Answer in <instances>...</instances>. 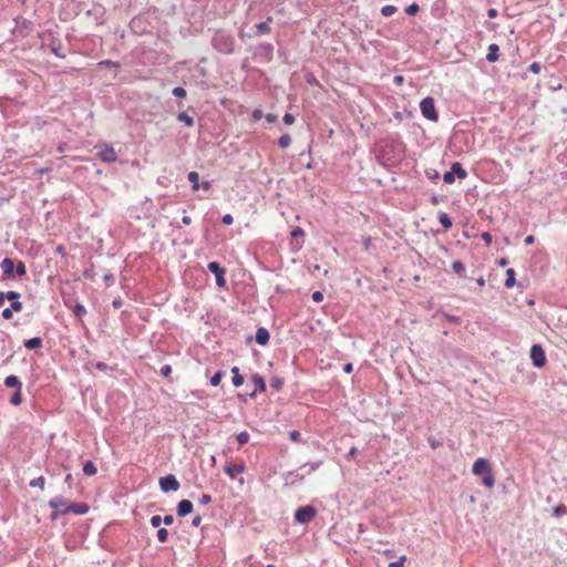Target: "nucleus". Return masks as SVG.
<instances>
[{
  "mask_svg": "<svg viewBox=\"0 0 567 567\" xmlns=\"http://www.w3.org/2000/svg\"><path fill=\"white\" fill-rule=\"evenodd\" d=\"M270 386L275 391H280L284 388V379L277 375L272 377L270 379Z\"/></svg>",
  "mask_w": 567,
  "mask_h": 567,
  "instance_id": "obj_32",
  "label": "nucleus"
},
{
  "mask_svg": "<svg viewBox=\"0 0 567 567\" xmlns=\"http://www.w3.org/2000/svg\"><path fill=\"white\" fill-rule=\"evenodd\" d=\"M48 504L53 509V512L50 515L52 520L58 519V517L61 515H66L70 513V503L62 496H56L50 499Z\"/></svg>",
  "mask_w": 567,
  "mask_h": 567,
  "instance_id": "obj_5",
  "label": "nucleus"
},
{
  "mask_svg": "<svg viewBox=\"0 0 567 567\" xmlns=\"http://www.w3.org/2000/svg\"><path fill=\"white\" fill-rule=\"evenodd\" d=\"M69 509L70 513H74L76 515H84L89 512L90 507L86 503H70Z\"/></svg>",
  "mask_w": 567,
  "mask_h": 567,
  "instance_id": "obj_21",
  "label": "nucleus"
},
{
  "mask_svg": "<svg viewBox=\"0 0 567 567\" xmlns=\"http://www.w3.org/2000/svg\"><path fill=\"white\" fill-rule=\"evenodd\" d=\"M529 71L533 72V73H539L540 72V69H542V65L539 62H533L530 65H529Z\"/></svg>",
  "mask_w": 567,
  "mask_h": 567,
  "instance_id": "obj_57",
  "label": "nucleus"
},
{
  "mask_svg": "<svg viewBox=\"0 0 567 567\" xmlns=\"http://www.w3.org/2000/svg\"><path fill=\"white\" fill-rule=\"evenodd\" d=\"M269 339H270V334L266 328L260 327L257 329L256 334H255V340L258 344L266 346L269 342Z\"/></svg>",
  "mask_w": 567,
  "mask_h": 567,
  "instance_id": "obj_20",
  "label": "nucleus"
},
{
  "mask_svg": "<svg viewBox=\"0 0 567 567\" xmlns=\"http://www.w3.org/2000/svg\"><path fill=\"white\" fill-rule=\"evenodd\" d=\"M72 311H73L74 316L79 319H82L86 315L85 307L80 302L74 305V307L72 308Z\"/></svg>",
  "mask_w": 567,
  "mask_h": 567,
  "instance_id": "obj_31",
  "label": "nucleus"
},
{
  "mask_svg": "<svg viewBox=\"0 0 567 567\" xmlns=\"http://www.w3.org/2000/svg\"><path fill=\"white\" fill-rule=\"evenodd\" d=\"M224 375V372L223 371H217L212 378H210V384L213 386H217L220 384L221 382V378Z\"/></svg>",
  "mask_w": 567,
  "mask_h": 567,
  "instance_id": "obj_41",
  "label": "nucleus"
},
{
  "mask_svg": "<svg viewBox=\"0 0 567 567\" xmlns=\"http://www.w3.org/2000/svg\"><path fill=\"white\" fill-rule=\"evenodd\" d=\"M207 269L215 275L216 284L218 287H225L226 285V278L225 274L226 270L224 267H221L217 261H212L207 265Z\"/></svg>",
  "mask_w": 567,
  "mask_h": 567,
  "instance_id": "obj_12",
  "label": "nucleus"
},
{
  "mask_svg": "<svg viewBox=\"0 0 567 567\" xmlns=\"http://www.w3.org/2000/svg\"><path fill=\"white\" fill-rule=\"evenodd\" d=\"M482 239L486 243V245L492 244V235L487 231L482 234Z\"/></svg>",
  "mask_w": 567,
  "mask_h": 567,
  "instance_id": "obj_62",
  "label": "nucleus"
},
{
  "mask_svg": "<svg viewBox=\"0 0 567 567\" xmlns=\"http://www.w3.org/2000/svg\"><path fill=\"white\" fill-rule=\"evenodd\" d=\"M439 221L444 229H450L453 225L451 217L443 212L439 214Z\"/></svg>",
  "mask_w": 567,
  "mask_h": 567,
  "instance_id": "obj_25",
  "label": "nucleus"
},
{
  "mask_svg": "<svg viewBox=\"0 0 567 567\" xmlns=\"http://www.w3.org/2000/svg\"><path fill=\"white\" fill-rule=\"evenodd\" d=\"M420 110H421L422 115L425 118H427L432 122H437L439 114L436 112L435 102H434L433 97H431V96L424 97L420 103Z\"/></svg>",
  "mask_w": 567,
  "mask_h": 567,
  "instance_id": "obj_6",
  "label": "nucleus"
},
{
  "mask_svg": "<svg viewBox=\"0 0 567 567\" xmlns=\"http://www.w3.org/2000/svg\"><path fill=\"white\" fill-rule=\"evenodd\" d=\"M274 56V45L268 42L259 43L252 50V59L260 63H269Z\"/></svg>",
  "mask_w": 567,
  "mask_h": 567,
  "instance_id": "obj_4",
  "label": "nucleus"
},
{
  "mask_svg": "<svg viewBox=\"0 0 567 567\" xmlns=\"http://www.w3.org/2000/svg\"><path fill=\"white\" fill-rule=\"evenodd\" d=\"M100 66L109 68V66H115L116 69L120 68V63L111 61V60H103L99 62Z\"/></svg>",
  "mask_w": 567,
  "mask_h": 567,
  "instance_id": "obj_49",
  "label": "nucleus"
},
{
  "mask_svg": "<svg viewBox=\"0 0 567 567\" xmlns=\"http://www.w3.org/2000/svg\"><path fill=\"white\" fill-rule=\"evenodd\" d=\"M44 484H45V478L43 476H39L37 478H33L32 481H30V486L31 487H40L41 489L44 488Z\"/></svg>",
  "mask_w": 567,
  "mask_h": 567,
  "instance_id": "obj_40",
  "label": "nucleus"
},
{
  "mask_svg": "<svg viewBox=\"0 0 567 567\" xmlns=\"http://www.w3.org/2000/svg\"><path fill=\"white\" fill-rule=\"evenodd\" d=\"M41 49L50 50L51 53L60 59H64L66 56L60 39L54 37L51 32L42 35Z\"/></svg>",
  "mask_w": 567,
  "mask_h": 567,
  "instance_id": "obj_3",
  "label": "nucleus"
},
{
  "mask_svg": "<svg viewBox=\"0 0 567 567\" xmlns=\"http://www.w3.org/2000/svg\"><path fill=\"white\" fill-rule=\"evenodd\" d=\"M498 56H499L498 45L495 43L489 44L488 52L486 54V60L488 62H496L498 60Z\"/></svg>",
  "mask_w": 567,
  "mask_h": 567,
  "instance_id": "obj_23",
  "label": "nucleus"
},
{
  "mask_svg": "<svg viewBox=\"0 0 567 567\" xmlns=\"http://www.w3.org/2000/svg\"><path fill=\"white\" fill-rule=\"evenodd\" d=\"M172 372V367L169 364H165L161 368V374L163 377H168Z\"/></svg>",
  "mask_w": 567,
  "mask_h": 567,
  "instance_id": "obj_59",
  "label": "nucleus"
},
{
  "mask_svg": "<svg viewBox=\"0 0 567 567\" xmlns=\"http://www.w3.org/2000/svg\"><path fill=\"white\" fill-rule=\"evenodd\" d=\"M95 368L103 372H105L107 370H112V368H110L105 362H101V361L95 363Z\"/></svg>",
  "mask_w": 567,
  "mask_h": 567,
  "instance_id": "obj_58",
  "label": "nucleus"
},
{
  "mask_svg": "<svg viewBox=\"0 0 567 567\" xmlns=\"http://www.w3.org/2000/svg\"><path fill=\"white\" fill-rule=\"evenodd\" d=\"M291 144V137L289 134H284L278 138V145L281 148H287Z\"/></svg>",
  "mask_w": 567,
  "mask_h": 567,
  "instance_id": "obj_37",
  "label": "nucleus"
},
{
  "mask_svg": "<svg viewBox=\"0 0 567 567\" xmlns=\"http://www.w3.org/2000/svg\"><path fill=\"white\" fill-rule=\"evenodd\" d=\"M311 298L315 302L319 303L323 300V293L321 291H315Z\"/></svg>",
  "mask_w": 567,
  "mask_h": 567,
  "instance_id": "obj_56",
  "label": "nucleus"
},
{
  "mask_svg": "<svg viewBox=\"0 0 567 567\" xmlns=\"http://www.w3.org/2000/svg\"><path fill=\"white\" fill-rule=\"evenodd\" d=\"M250 381H251V383L254 385L252 392L249 393L250 398H254L257 392H265L266 391V382H265L264 377H261L260 374L255 373L251 377Z\"/></svg>",
  "mask_w": 567,
  "mask_h": 567,
  "instance_id": "obj_15",
  "label": "nucleus"
},
{
  "mask_svg": "<svg viewBox=\"0 0 567 567\" xmlns=\"http://www.w3.org/2000/svg\"><path fill=\"white\" fill-rule=\"evenodd\" d=\"M112 306L114 309H120L123 306V300L121 298H116L112 301Z\"/></svg>",
  "mask_w": 567,
  "mask_h": 567,
  "instance_id": "obj_64",
  "label": "nucleus"
},
{
  "mask_svg": "<svg viewBox=\"0 0 567 567\" xmlns=\"http://www.w3.org/2000/svg\"><path fill=\"white\" fill-rule=\"evenodd\" d=\"M200 524H202V516L200 515L194 516L192 519V525L194 527H198V526H200Z\"/></svg>",
  "mask_w": 567,
  "mask_h": 567,
  "instance_id": "obj_63",
  "label": "nucleus"
},
{
  "mask_svg": "<svg viewBox=\"0 0 567 567\" xmlns=\"http://www.w3.org/2000/svg\"><path fill=\"white\" fill-rule=\"evenodd\" d=\"M472 472L476 476H482V483L487 487L492 488L495 484V478L492 473V468L487 460L480 457L474 462Z\"/></svg>",
  "mask_w": 567,
  "mask_h": 567,
  "instance_id": "obj_2",
  "label": "nucleus"
},
{
  "mask_svg": "<svg viewBox=\"0 0 567 567\" xmlns=\"http://www.w3.org/2000/svg\"><path fill=\"white\" fill-rule=\"evenodd\" d=\"M396 11H398V8L395 6L386 4V6L382 7L381 14L383 17L389 18V17L393 16Z\"/></svg>",
  "mask_w": 567,
  "mask_h": 567,
  "instance_id": "obj_33",
  "label": "nucleus"
},
{
  "mask_svg": "<svg viewBox=\"0 0 567 567\" xmlns=\"http://www.w3.org/2000/svg\"><path fill=\"white\" fill-rule=\"evenodd\" d=\"M212 502V496L209 494H203L199 498H198V503L200 505H207Z\"/></svg>",
  "mask_w": 567,
  "mask_h": 567,
  "instance_id": "obj_52",
  "label": "nucleus"
},
{
  "mask_svg": "<svg viewBox=\"0 0 567 567\" xmlns=\"http://www.w3.org/2000/svg\"><path fill=\"white\" fill-rule=\"evenodd\" d=\"M210 44L220 54H234L236 51V39L231 32L218 29L214 32Z\"/></svg>",
  "mask_w": 567,
  "mask_h": 567,
  "instance_id": "obj_1",
  "label": "nucleus"
},
{
  "mask_svg": "<svg viewBox=\"0 0 567 567\" xmlns=\"http://www.w3.org/2000/svg\"><path fill=\"white\" fill-rule=\"evenodd\" d=\"M221 221L225 225H231L233 221H234V218H233V216L230 214H226V215L223 216Z\"/></svg>",
  "mask_w": 567,
  "mask_h": 567,
  "instance_id": "obj_60",
  "label": "nucleus"
},
{
  "mask_svg": "<svg viewBox=\"0 0 567 567\" xmlns=\"http://www.w3.org/2000/svg\"><path fill=\"white\" fill-rule=\"evenodd\" d=\"M156 536L159 543H166L168 540V530L163 527L158 528Z\"/></svg>",
  "mask_w": 567,
  "mask_h": 567,
  "instance_id": "obj_39",
  "label": "nucleus"
},
{
  "mask_svg": "<svg viewBox=\"0 0 567 567\" xmlns=\"http://www.w3.org/2000/svg\"><path fill=\"white\" fill-rule=\"evenodd\" d=\"M14 274L18 277H23L27 275V267L23 261H18V264H14Z\"/></svg>",
  "mask_w": 567,
  "mask_h": 567,
  "instance_id": "obj_35",
  "label": "nucleus"
},
{
  "mask_svg": "<svg viewBox=\"0 0 567 567\" xmlns=\"http://www.w3.org/2000/svg\"><path fill=\"white\" fill-rule=\"evenodd\" d=\"M97 157L104 163H114L117 159V154L113 146L110 144H102L96 146Z\"/></svg>",
  "mask_w": 567,
  "mask_h": 567,
  "instance_id": "obj_9",
  "label": "nucleus"
},
{
  "mask_svg": "<svg viewBox=\"0 0 567 567\" xmlns=\"http://www.w3.org/2000/svg\"><path fill=\"white\" fill-rule=\"evenodd\" d=\"M24 347L29 350L40 349L42 347V339L40 337L27 339L24 340Z\"/></svg>",
  "mask_w": 567,
  "mask_h": 567,
  "instance_id": "obj_24",
  "label": "nucleus"
},
{
  "mask_svg": "<svg viewBox=\"0 0 567 567\" xmlns=\"http://www.w3.org/2000/svg\"><path fill=\"white\" fill-rule=\"evenodd\" d=\"M300 471H301V470L299 468V470H297V471H291V472H289V473H288V476H290V477H292V478H293V481H292V482H295V481H302V480L305 478V476H306L307 474H306V473H300Z\"/></svg>",
  "mask_w": 567,
  "mask_h": 567,
  "instance_id": "obj_43",
  "label": "nucleus"
},
{
  "mask_svg": "<svg viewBox=\"0 0 567 567\" xmlns=\"http://www.w3.org/2000/svg\"><path fill=\"white\" fill-rule=\"evenodd\" d=\"M406 556L402 555L398 560L391 561L388 567H404Z\"/></svg>",
  "mask_w": 567,
  "mask_h": 567,
  "instance_id": "obj_44",
  "label": "nucleus"
},
{
  "mask_svg": "<svg viewBox=\"0 0 567 567\" xmlns=\"http://www.w3.org/2000/svg\"><path fill=\"white\" fill-rule=\"evenodd\" d=\"M246 471V466L243 462L228 464L225 466V473L230 477L235 478L238 474H241Z\"/></svg>",
  "mask_w": 567,
  "mask_h": 567,
  "instance_id": "obj_16",
  "label": "nucleus"
},
{
  "mask_svg": "<svg viewBox=\"0 0 567 567\" xmlns=\"http://www.w3.org/2000/svg\"><path fill=\"white\" fill-rule=\"evenodd\" d=\"M188 181L192 183L193 190L199 189V174L197 172H189L187 175Z\"/></svg>",
  "mask_w": 567,
  "mask_h": 567,
  "instance_id": "obj_27",
  "label": "nucleus"
},
{
  "mask_svg": "<svg viewBox=\"0 0 567 567\" xmlns=\"http://www.w3.org/2000/svg\"><path fill=\"white\" fill-rule=\"evenodd\" d=\"M4 385L7 388H12L14 390H19V389H22V382L20 381V379L17 377V375H8L6 379H4Z\"/></svg>",
  "mask_w": 567,
  "mask_h": 567,
  "instance_id": "obj_22",
  "label": "nucleus"
},
{
  "mask_svg": "<svg viewBox=\"0 0 567 567\" xmlns=\"http://www.w3.org/2000/svg\"><path fill=\"white\" fill-rule=\"evenodd\" d=\"M321 464H322V461L306 463L300 467V470H305L307 466H309V470L306 472V474H310V473L317 471L321 466Z\"/></svg>",
  "mask_w": 567,
  "mask_h": 567,
  "instance_id": "obj_36",
  "label": "nucleus"
},
{
  "mask_svg": "<svg viewBox=\"0 0 567 567\" xmlns=\"http://www.w3.org/2000/svg\"><path fill=\"white\" fill-rule=\"evenodd\" d=\"M445 318L449 322L453 323V324H458L461 323V318L457 317V316H453V315H445Z\"/></svg>",
  "mask_w": 567,
  "mask_h": 567,
  "instance_id": "obj_54",
  "label": "nucleus"
},
{
  "mask_svg": "<svg viewBox=\"0 0 567 567\" xmlns=\"http://www.w3.org/2000/svg\"><path fill=\"white\" fill-rule=\"evenodd\" d=\"M249 433L247 431H243L237 434L236 440L239 445H245L249 441Z\"/></svg>",
  "mask_w": 567,
  "mask_h": 567,
  "instance_id": "obj_38",
  "label": "nucleus"
},
{
  "mask_svg": "<svg viewBox=\"0 0 567 567\" xmlns=\"http://www.w3.org/2000/svg\"><path fill=\"white\" fill-rule=\"evenodd\" d=\"M13 311H14V309H12L11 307L6 308L2 311L1 316H2L3 319L10 320L12 318V316H13Z\"/></svg>",
  "mask_w": 567,
  "mask_h": 567,
  "instance_id": "obj_51",
  "label": "nucleus"
},
{
  "mask_svg": "<svg viewBox=\"0 0 567 567\" xmlns=\"http://www.w3.org/2000/svg\"><path fill=\"white\" fill-rule=\"evenodd\" d=\"M458 177L460 179H464L467 176V172L463 168L461 163L454 162L451 165V169L443 175V181L446 184H453L455 182V177Z\"/></svg>",
  "mask_w": 567,
  "mask_h": 567,
  "instance_id": "obj_8",
  "label": "nucleus"
},
{
  "mask_svg": "<svg viewBox=\"0 0 567 567\" xmlns=\"http://www.w3.org/2000/svg\"><path fill=\"white\" fill-rule=\"evenodd\" d=\"M420 11V7L417 3H411L405 8V13L408 16H415Z\"/></svg>",
  "mask_w": 567,
  "mask_h": 567,
  "instance_id": "obj_42",
  "label": "nucleus"
},
{
  "mask_svg": "<svg viewBox=\"0 0 567 567\" xmlns=\"http://www.w3.org/2000/svg\"><path fill=\"white\" fill-rule=\"evenodd\" d=\"M284 123L287 125H291L295 122V116L290 113H286L282 118Z\"/></svg>",
  "mask_w": 567,
  "mask_h": 567,
  "instance_id": "obj_55",
  "label": "nucleus"
},
{
  "mask_svg": "<svg viewBox=\"0 0 567 567\" xmlns=\"http://www.w3.org/2000/svg\"><path fill=\"white\" fill-rule=\"evenodd\" d=\"M567 513V508L565 505L560 504L554 508V516L559 517L563 514Z\"/></svg>",
  "mask_w": 567,
  "mask_h": 567,
  "instance_id": "obj_47",
  "label": "nucleus"
},
{
  "mask_svg": "<svg viewBox=\"0 0 567 567\" xmlns=\"http://www.w3.org/2000/svg\"><path fill=\"white\" fill-rule=\"evenodd\" d=\"M173 95L176 96V97H179V99H183L186 96V90L182 86H176L173 89Z\"/></svg>",
  "mask_w": 567,
  "mask_h": 567,
  "instance_id": "obj_45",
  "label": "nucleus"
},
{
  "mask_svg": "<svg viewBox=\"0 0 567 567\" xmlns=\"http://www.w3.org/2000/svg\"><path fill=\"white\" fill-rule=\"evenodd\" d=\"M530 360L536 368H543L546 364V354L540 344H533L530 348Z\"/></svg>",
  "mask_w": 567,
  "mask_h": 567,
  "instance_id": "obj_11",
  "label": "nucleus"
},
{
  "mask_svg": "<svg viewBox=\"0 0 567 567\" xmlns=\"http://www.w3.org/2000/svg\"><path fill=\"white\" fill-rule=\"evenodd\" d=\"M179 482L173 474H167L159 478V487L163 493L176 492L179 489Z\"/></svg>",
  "mask_w": 567,
  "mask_h": 567,
  "instance_id": "obj_10",
  "label": "nucleus"
},
{
  "mask_svg": "<svg viewBox=\"0 0 567 567\" xmlns=\"http://www.w3.org/2000/svg\"><path fill=\"white\" fill-rule=\"evenodd\" d=\"M7 299L11 302L10 307L14 309L16 312H19L22 310V302L19 301L20 293L17 291H7L6 292Z\"/></svg>",
  "mask_w": 567,
  "mask_h": 567,
  "instance_id": "obj_19",
  "label": "nucleus"
},
{
  "mask_svg": "<svg viewBox=\"0 0 567 567\" xmlns=\"http://www.w3.org/2000/svg\"><path fill=\"white\" fill-rule=\"evenodd\" d=\"M317 515V509L311 505L299 507L295 513V520L299 524L310 523Z\"/></svg>",
  "mask_w": 567,
  "mask_h": 567,
  "instance_id": "obj_7",
  "label": "nucleus"
},
{
  "mask_svg": "<svg viewBox=\"0 0 567 567\" xmlns=\"http://www.w3.org/2000/svg\"><path fill=\"white\" fill-rule=\"evenodd\" d=\"M515 270L509 268L506 270L505 287L512 288L515 285Z\"/></svg>",
  "mask_w": 567,
  "mask_h": 567,
  "instance_id": "obj_28",
  "label": "nucleus"
},
{
  "mask_svg": "<svg viewBox=\"0 0 567 567\" xmlns=\"http://www.w3.org/2000/svg\"><path fill=\"white\" fill-rule=\"evenodd\" d=\"M150 523H151L152 527L158 528L162 524V517L159 515H154L151 517Z\"/></svg>",
  "mask_w": 567,
  "mask_h": 567,
  "instance_id": "obj_48",
  "label": "nucleus"
},
{
  "mask_svg": "<svg viewBox=\"0 0 567 567\" xmlns=\"http://www.w3.org/2000/svg\"><path fill=\"white\" fill-rule=\"evenodd\" d=\"M452 270L461 277H465V266L461 260H455L452 264Z\"/></svg>",
  "mask_w": 567,
  "mask_h": 567,
  "instance_id": "obj_30",
  "label": "nucleus"
},
{
  "mask_svg": "<svg viewBox=\"0 0 567 567\" xmlns=\"http://www.w3.org/2000/svg\"><path fill=\"white\" fill-rule=\"evenodd\" d=\"M427 442H429L430 446H431L433 450H435V449H437L439 446H441V445H442V442H441V441H439L437 439L433 437V436H429V437H427Z\"/></svg>",
  "mask_w": 567,
  "mask_h": 567,
  "instance_id": "obj_50",
  "label": "nucleus"
},
{
  "mask_svg": "<svg viewBox=\"0 0 567 567\" xmlns=\"http://www.w3.org/2000/svg\"><path fill=\"white\" fill-rule=\"evenodd\" d=\"M0 268L2 270V279H11L14 276V261L11 258H4L0 262Z\"/></svg>",
  "mask_w": 567,
  "mask_h": 567,
  "instance_id": "obj_14",
  "label": "nucleus"
},
{
  "mask_svg": "<svg viewBox=\"0 0 567 567\" xmlns=\"http://www.w3.org/2000/svg\"><path fill=\"white\" fill-rule=\"evenodd\" d=\"M177 120L179 122H183L188 127L194 126V118L192 116H189L186 112H181L177 115Z\"/></svg>",
  "mask_w": 567,
  "mask_h": 567,
  "instance_id": "obj_29",
  "label": "nucleus"
},
{
  "mask_svg": "<svg viewBox=\"0 0 567 567\" xmlns=\"http://www.w3.org/2000/svg\"><path fill=\"white\" fill-rule=\"evenodd\" d=\"M97 472L95 464L92 461H86L83 464V473L87 476H93Z\"/></svg>",
  "mask_w": 567,
  "mask_h": 567,
  "instance_id": "obj_26",
  "label": "nucleus"
},
{
  "mask_svg": "<svg viewBox=\"0 0 567 567\" xmlns=\"http://www.w3.org/2000/svg\"><path fill=\"white\" fill-rule=\"evenodd\" d=\"M231 381L235 386H240L244 383V377L241 374L233 375Z\"/></svg>",
  "mask_w": 567,
  "mask_h": 567,
  "instance_id": "obj_53",
  "label": "nucleus"
},
{
  "mask_svg": "<svg viewBox=\"0 0 567 567\" xmlns=\"http://www.w3.org/2000/svg\"><path fill=\"white\" fill-rule=\"evenodd\" d=\"M22 402V389L16 390L12 396L10 398V403L12 405H20Z\"/></svg>",
  "mask_w": 567,
  "mask_h": 567,
  "instance_id": "obj_34",
  "label": "nucleus"
},
{
  "mask_svg": "<svg viewBox=\"0 0 567 567\" xmlns=\"http://www.w3.org/2000/svg\"><path fill=\"white\" fill-rule=\"evenodd\" d=\"M289 439L292 442L299 443V442H301V434H300L299 431L292 430V431L289 432Z\"/></svg>",
  "mask_w": 567,
  "mask_h": 567,
  "instance_id": "obj_46",
  "label": "nucleus"
},
{
  "mask_svg": "<svg viewBox=\"0 0 567 567\" xmlns=\"http://www.w3.org/2000/svg\"><path fill=\"white\" fill-rule=\"evenodd\" d=\"M290 236L293 239V241H291V250L292 251H299L301 249V247H302V244H303V237H305L303 229L300 228V227H295L291 230Z\"/></svg>",
  "mask_w": 567,
  "mask_h": 567,
  "instance_id": "obj_13",
  "label": "nucleus"
},
{
  "mask_svg": "<svg viewBox=\"0 0 567 567\" xmlns=\"http://www.w3.org/2000/svg\"><path fill=\"white\" fill-rule=\"evenodd\" d=\"M272 22V18L268 17L266 21L259 22L255 25L254 37H259L262 34H268L271 32L270 23Z\"/></svg>",
  "mask_w": 567,
  "mask_h": 567,
  "instance_id": "obj_18",
  "label": "nucleus"
},
{
  "mask_svg": "<svg viewBox=\"0 0 567 567\" xmlns=\"http://www.w3.org/2000/svg\"><path fill=\"white\" fill-rule=\"evenodd\" d=\"M162 523H164L165 525H172L174 523L173 515H166L162 517Z\"/></svg>",
  "mask_w": 567,
  "mask_h": 567,
  "instance_id": "obj_61",
  "label": "nucleus"
},
{
  "mask_svg": "<svg viewBox=\"0 0 567 567\" xmlns=\"http://www.w3.org/2000/svg\"><path fill=\"white\" fill-rule=\"evenodd\" d=\"M193 508H194V506L190 501L182 499V501H179V503L177 504V507H176L177 516L185 517L193 512Z\"/></svg>",
  "mask_w": 567,
  "mask_h": 567,
  "instance_id": "obj_17",
  "label": "nucleus"
}]
</instances>
